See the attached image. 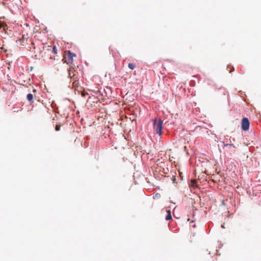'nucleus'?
I'll return each mask as SVG.
<instances>
[{"mask_svg":"<svg viewBox=\"0 0 261 261\" xmlns=\"http://www.w3.org/2000/svg\"><path fill=\"white\" fill-rule=\"evenodd\" d=\"M30 51L33 52L34 54V58L37 60H40L43 57V51L44 50L45 47L42 43L35 45V43L32 42V46L30 47Z\"/></svg>","mask_w":261,"mask_h":261,"instance_id":"nucleus-1","label":"nucleus"},{"mask_svg":"<svg viewBox=\"0 0 261 261\" xmlns=\"http://www.w3.org/2000/svg\"><path fill=\"white\" fill-rule=\"evenodd\" d=\"M75 57L76 55L70 50L66 51L62 61L65 63H67L69 65L70 69H73V66H75L73 58Z\"/></svg>","mask_w":261,"mask_h":261,"instance_id":"nucleus-2","label":"nucleus"},{"mask_svg":"<svg viewBox=\"0 0 261 261\" xmlns=\"http://www.w3.org/2000/svg\"><path fill=\"white\" fill-rule=\"evenodd\" d=\"M163 121L161 119L153 120V130L159 136L162 134Z\"/></svg>","mask_w":261,"mask_h":261,"instance_id":"nucleus-3","label":"nucleus"},{"mask_svg":"<svg viewBox=\"0 0 261 261\" xmlns=\"http://www.w3.org/2000/svg\"><path fill=\"white\" fill-rule=\"evenodd\" d=\"M249 121L248 118H244L242 120V128L244 131H247L249 128Z\"/></svg>","mask_w":261,"mask_h":261,"instance_id":"nucleus-4","label":"nucleus"},{"mask_svg":"<svg viewBox=\"0 0 261 261\" xmlns=\"http://www.w3.org/2000/svg\"><path fill=\"white\" fill-rule=\"evenodd\" d=\"M168 215L166 217V220H170L172 219L171 212L170 210L167 211Z\"/></svg>","mask_w":261,"mask_h":261,"instance_id":"nucleus-5","label":"nucleus"},{"mask_svg":"<svg viewBox=\"0 0 261 261\" xmlns=\"http://www.w3.org/2000/svg\"><path fill=\"white\" fill-rule=\"evenodd\" d=\"M33 95L31 93H29L27 95V99L28 100V101H31L33 100Z\"/></svg>","mask_w":261,"mask_h":261,"instance_id":"nucleus-6","label":"nucleus"},{"mask_svg":"<svg viewBox=\"0 0 261 261\" xmlns=\"http://www.w3.org/2000/svg\"><path fill=\"white\" fill-rule=\"evenodd\" d=\"M128 66L130 69H134L136 67V64L134 63H129Z\"/></svg>","mask_w":261,"mask_h":261,"instance_id":"nucleus-7","label":"nucleus"},{"mask_svg":"<svg viewBox=\"0 0 261 261\" xmlns=\"http://www.w3.org/2000/svg\"><path fill=\"white\" fill-rule=\"evenodd\" d=\"M7 24H6L5 23H1V22H0V29H1V28H5V27H7Z\"/></svg>","mask_w":261,"mask_h":261,"instance_id":"nucleus-8","label":"nucleus"},{"mask_svg":"<svg viewBox=\"0 0 261 261\" xmlns=\"http://www.w3.org/2000/svg\"><path fill=\"white\" fill-rule=\"evenodd\" d=\"M60 124H56L55 129L56 131H59L60 130Z\"/></svg>","mask_w":261,"mask_h":261,"instance_id":"nucleus-9","label":"nucleus"},{"mask_svg":"<svg viewBox=\"0 0 261 261\" xmlns=\"http://www.w3.org/2000/svg\"><path fill=\"white\" fill-rule=\"evenodd\" d=\"M52 51H53V53L54 54H57V47H56V46H54V47L53 48V50Z\"/></svg>","mask_w":261,"mask_h":261,"instance_id":"nucleus-10","label":"nucleus"},{"mask_svg":"<svg viewBox=\"0 0 261 261\" xmlns=\"http://www.w3.org/2000/svg\"><path fill=\"white\" fill-rule=\"evenodd\" d=\"M225 146L228 147H234V146L233 144H228L225 145Z\"/></svg>","mask_w":261,"mask_h":261,"instance_id":"nucleus-11","label":"nucleus"},{"mask_svg":"<svg viewBox=\"0 0 261 261\" xmlns=\"http://www.w3.org/2000/svg\"><path fill=\"white\" fill-rule=\"evenodd\" d=\"M71 69H70V68L69 67V69H68L69 73H68V74H69V76L70 77H71V73H70Z\"/></svg>","mask_w":261,"mask_h":261,"instance_id":"nucleus-12","label":"nucleus"},{"mask_svg":"<svg viewBox=\"0 0 261 261\" xmlns=\"http://www.w3.org/2000/svg\"><path fill=\"white\" fill-rule=\"evenodd\" d=\"M47 47V50H50V51L51 50V46H48Z\"/></svg>","mask_w":261,"mask_h":261,"instance_id":"nucleus-13","label":"nucleus"},{"mask_svg":"<svg viewBox=\"0 0 261 261\" xmlns=\"http://www.w3.org/2000/svg\"><path fill=\"white\" fill-rule=\"evenodd\" d=\"M222 203L223 205H225V203H224V201L223 200L222 202Z\"/></svg>","mask_w":261,"mask_h":261,"instance_id":"nucleus-14","label":"nucleus"},{"mask_svg":"<svg viewBox=\"0 0 261 261\" xmlns=\"http://www.w3.org/2000/svg\"><path fill=\"white\" fill-rule=\"evenodd\" d=\"M33 91H34V92H36V90H35V89H34V90H33Z\"/></svg>","mask_w":261,"mask_h":261,"instance_id":"nucleus-15","label":"nucleus"}]
</instances>
